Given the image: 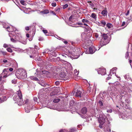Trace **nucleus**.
Here are the masks:
<instances>
[{
	"mask_svg": "<svg viewBox=\"0 0 132 132\" xmlns=\"http://www.w3.org/2000/svg\"><path fill=\"white\" fill-rule=\"evenodd\" d=\"M9 46H10L12 48H14L13 45H11L10 44L7 45L5 44H4L3 47L5 48H6Z\"/></svg>",
	"mask_w": 132,
	"mask_h": 132,
	"instance_id": "nucleus-26",
	"label": "nucleus"
},
{
	"mask_svg": "<svg viewBox=\"0 0 132 132\" xmlns=\"http://www.w3.org/2000/svg\"><path fill=\"white\" fill-rule=\"evenodd\" d=\"M89 3V5L93 9V10L94 11H95V10H97V9H98V5L97 6H95L94 4L91 2L90 1L89 2H88Z\"/></svg>",
	"mask_w": 132,
	"mask_h": 132,
	"instance_id": "nucleus-13",
	"label": "nucleus"
},
{
	"mask_svg": "<svg viewBox=\"0 0 132 132\" xmlns=\"http://www.w3.org/2000/svg\"><path fill=\"white\" fill-rule=\"evenodd\" d=\"M17 82L16 80L15 79H14L12 81V84H15Z\"/></svg>",
	"mask_w": 132,
	"mask_h": 132,
	"instance_id": "nucleus-40",
	"label": "nucleus"
},
{
	"mask_svg": "<svg viewBox=\"0 0 132 132\" xmlns=\"http://www.w3.org/2000/svg\"><path fill=\"white\" fill-rule=\"evenodd\" d=\"M9 68L4 69L2 73H3V78H6L10 75V73L9 74Z\"/></svg>",
	"mask_w": 132,
	"mask_h": 132,
	"instance_id": "nucleus-10",
	"label": "nucleus"
},
{
	"mask_svg": "<svg viewBox=\"0 0 132 132\" xmlns=\"http://www.w3.org/2000/svg\"><path fill=\"white\" fill-rule=\"evenodd\" d=\"M60 132H67V131L65 130H61Z\"/></svg>",
	"mask_w": 132,
	"mask_h": 132,
	"instance_id": "nucleus-55",
	"label": "nucleus"
},
{
	"mask_svg": "<svg viewBox=\"0 0 132 132\" xmlns=\"http://www.w3.org/2000/svg\"><path fill=\"white\" fill-rule=\"evenodd\" d=\"M10 40L13 43H16L17 42H18V41L20 40V39H18V38L17 37L16 38L15 37V39L12 38H11Z\"/></svg>",
	"mask_w": 132,
	"mask_h": 132,
	"instance_id": "nucleus-18",
	"label": "nucleus"
},
{
	"mask_svg": "<svg viewBox=\"0 0 132 132\" xmlns=\"http://www.w3.org/2000/svg\"><path fill=\"white\" fill-rule=\"evenodd\" d=\"M109 40L108 39V36L107 34H103L102 36V39L100 45L102 47L108 43Z\"/></svg>",
	"mask_w": 132,
	"mask_h": 132,
	"instance_id": "nucleus-3",
	"label": "nucleus"
},
{
	"mask_svg": "<svg viewBox=\"0 0 132 132\" xmlns=\"http://www.w3.org/2000/svg\"><path fill=\"white\" fill-rule=\"evenodd\" d=\"M76 129L75 128H72L70 129V132H74L76 130Z\"/></svg>",
	"mask_w": 132,
	"mask_h": 132,
	"instance_id": "nucleus-37",
	"label": "nucleus"
},
{
	"mask_svg": "<svg viewBox=\"0 0 132 132\" xmlns=\"http://www.w3.org/2000/svg\"><path fill=\"white\" fill-rule=\"evenodd\" d=\"M13 69L12 68H10L9 69V71H10L11 72L13 71Z\"/></svg>",
	"mask_w": 132,
	"mask_h": 132,
	"instance_id": "nucleus-60",
	"label": "nucleus"
},
{
	"mask_svg": "<svg viewBox=\"0 0 132 132\" xmlns=\"http://www.w3.org/2000/svg\"><path fill=\"white\" fill-rule=\"evenodd\" d=\"M74 17V16L73 15L71 16L69 18V20L70 21H72V19H74L73 18Z\"/></svg>",
	"mask_w": 132,
	"mask_h": 132,
	"instance_id": "nucleus-36",
	"label": "nucleus"
},
{
	"mask_svg": "<svg viewBox=\"0 0 132 132\" xmlns=\"http://www.w3.org/2000/svg\"><path fill=\"white\" fill-rule=\"evenodd\" d=\"M74 72L75 73V75L76 76H77L78 75L79 72H78V71L77 72V70H74Z\"/></svg>",
	"mask_w": 132,
	"mask_h": 132,
	"instance_id": "nucleus-47",
	"label": "nucleus"
},
{
	"mask_svg": "<svg viewBox=\"0 0 132 132\" xmlns=\"http://www.w3.org/2000/svg\"><path fill=\"white\" fill-rule=\"evenodd\" d=\"M81 112L84 114L86 113L87 112V109L86 108L84 107L81 110Z\"/></svg>",
	"mask_w": 132,
	"mask_h": 132,
	"instance_id": "nucleus-22",
	"label": "nucleus"
},
{
	"mask_svg": "<svg viewBox=\"0 0 132 132\" xmlns=\"http://www.w3.org/2000/svg\"><path fill=\"white\" fill-rule=\"evenodd\" d=\"M112 110L111 109L108 110H107V112L108 113H111L112 112Z\"/></svg>",
	"mask_w": 132,
	"mask_h": 132,
	"instance_id": "nucleus-48",
	"label": "nucleus"
},
{
	"mask_svg": "<svg viewBox=\"0 0 132 132\" xmlns=\"http://www.w3.org/2000/svg\"><path fill=\"white\" fill-rule=\"evenodd\" d=\"M125 24V21H123L122 22V23L121 24L122 26H124Z\"/></svg>",
	"mask_w": 132,
	"mask_h": 132,
	"instance_id": "nucleus-59",
	"label": "nucleus"
},
{
	"mask_svg": "<svg viewBox=\"0 0 132 132\" xmlns=\"http://www.w3.org/2000/svg\"><path fill=\"white\" fill-rule=\"evenodd\" d=\"M97 72L98 74L103 75L105 74L106 70V69L104 68H100L98 69Z\"/></svg>",
	"mask_w": 132,
	"mask_h": 132,
	"instance_id": "nucleus-12",
	"label": "nucleus"
},
{
	"mask_svg": "<svg viewBox=\"0 0 132 132\" xmlns=\"http://www.w3.org/2000/svg\"><path fill=\"white\" fill-rule=\"evenodd\" d=\"M106 25L107 27L109 28H110L113 27V25L111 23H107Z\"/></svg>",
	"mask_w": 132,
	"mask_h": 132,
	"instance_id": "nucleus-31",
	"label": "nucleus"
},
{
	"mask_svg": "<svg viewBox=\"0 0 132 132\" xmlns=\"http://www.w3.org/2000/svg\"><path fill=\"white\" fill-rule=\"evenodd\" d=\"M100 25H101L102 26H104L105 25L106 23L104 21L102 20L100 22Z\"/></svg>",
	"mask_w": 132,
	"mask_h": 132,
	"instance_id": "nucleus-27",
	"label": "nucleus"
},
{
	"mask_svg": "<svg viewBox=\"0 0 132 132\" xmlns=\"http://www.w3.org/2000/svg\"><path fill=\"white\" fill-rule=\"evenodd\" d=\"M61 56L63 57V58L65 59L67 57H69V55L67 54H62L61 55Z\"/></svg>",
	"mask_w": 132,
	"mask_h": 132,
	"instance_id": "nucleus-28",
	"label": "nucleus"
},
{
	"mask_svg": "<svg viewBox=\"0 0 132 132\" xmlns=\"http://www.w3.org/2000/svg\"><path fill=\"white\" fill-rule=\"evenodd\" d=\"M15 51H17L19 52H22L23 51V50L20 48H15Z\"/></svg>",
	"mask_w": 132,
	"mask_h": 132,
	"instance_id": "nucleus-32",
	"label": "nucleus"
},
{
	"mask_svg": "<svg viewBox=\"0 0 132 132\" xmlns=\"http://www.w3.org/2000/svg\"><path fill=\"white\" fill-rule=\"evenodd\" d=\"M126 96L125 95H123L121 96V98L120 99V101L121 103L120 104V105L121 106H123L126 102L128 103L129 101V100H127L126 98Z\"/></svg>",
	"mask_w": 132,
	"mask_h": 132,
	"instance_id": "nucleus-6",
	"label": "nucleus"
},
{
	"mask_svg": "<svg viewBox=\"0 0 132 132\" xmlns=\"http://www.w3.org/2000/svg\"><path fill=\"white\" fill-rule=\"evenodd\" d=\"M3 73H1L0 75V81L1 80L2 78H3Z\"/></svg>",
	"mask_w": 132,
	"mask_h": 132,
	"instance_id": "nucleus-49",
	"label": "nucleus"
},
{
	"mask_svg": "<svg viewBox=\"0 0 132 132\" xmlns=\"http://www.w3.org/2000/svg\"><path fill=\"white\" fill-rule=\"evenodd\" d=\"M52 6L53 7H55L56 5V3L55 2H53L52 3Z\"/></svg>",
	"mask_w": 132,
	"mask_h": 132,
	"instance_id": "nucleus-46",
	"label": "nucleus"
},
{
	"mask_svg": "<svg viewBox=\"0 0 132 132\" xmlns=\"http://www.w3.org/2000/svg\"><path fill=\"white\" fill-rule=\"evenodd\" d=\"M101 14L104 16H106L107 14V11L106 10H103L101 12Z\"/></svg>",
	"mask_w": 132,
	"mask_h": 132,
	"instance_id": "nucleus-24",
	"label": "nucleus"
},
{
	"mask_svg": "<svg viewBox=\"0 0 132 132\" xmlns=\"http://www.w3.org/2000/svg\"><path fill=\"white\" fill-rule=\"evenodd\" d=\"M106 117L105 115H101L98 118V121L100 123L103 124L105 122V119Z\"/></svg>",
	"mask_w": 132,
	"mask_h": 132,
	"instance_id": "nucleus-9",
	"label": "nucleus"
},
{
	"mask_svg": "<svg viewBox=\"0 0 132 132\" xmlns=\"http://www.w3.org/2000/svg\"><path fill=\"white\" fill-rule=\"evenodd\" d=\"M8 97L5 96H3L2 97L0 98V102H2L5 101H6Z\"/></svg>",
	"mask_w": 132,
	"mask_h": 132,
	"instance_id": "nucleus-17",
	"label": "nucleus"
},
{
	"mask_svg": "<svg viewBox=\"0 0 132 132\" xmlns=\"http://www.w3.org/2000/svg\"><path fill=\"white\" fill-rule=\"evenodd\" d=\"M15 75L19 79H24L27 77L26 72L24 70H18L16 71Z\"/></svg>",
	"mask_w": 132,
	"mask_h": 132,
	"instance_id": "nucleus-2",
	"label": "nucleus"
},
{
	"mask_svg": "<svg viewBox=\"0 0 132 132\" xmlns=\"http://www.w3.org/2000/svg\"><path fill=\"white\" fill-rule=\"evenodd\" d=\"M129 11L128 10L127 11V13H126V14H125L126 15V16H127L129 14Z\"/></svg>",
	"mask_w": 132,
	"mask_h": 132,
	"instance_id": "nucleus-58",
	"label": "nucleus"
},
{
	"mask_svg": "<svg viewBox=\"0 0 132 132\" xmlns=\"http://www.w3.org/2000/svg\"><path fill=\"white\" fill-rule=\"evenodd\" d=\"M20 3L23 5H25L26 4L25 2V1L24 0H21L20 1Z\"/></svg>",
	"mask_w": 132,
	"mask_h": 132,
	"instance_id": "nucleus-34",
	"label": "nucleus"
},
{
	"mask_svg": "<svg viewBox=\"0 0 132 132\" xmlns=\"http://www.w3.org/2000/svg\"><path fill=\"white\" fill-rule=\"evenodd\" d=\"M98 103L100 104L101 106L103 105V103L101 101H98Z\"/></svg>",
	"mask_w": 132,
	"mask_h": 132,
	"instance_id": "nucleus-50",
	"label": "nucleus"
},
{
	"mask_svg": "<svg viewBox=\"0 0 132 132\" xmlns=\"http://www.w3.org/2000/svg\"><path fill=\"white\" fill-rule=\"evenodd\" d=\"M106 116L107 117H108V118L107 117V119H109V120H112L111 118L110 117L109 114H107L106 115ZM108 120H109L108 119Z\"/></svg>",
	"mask_w": 132,
	"mask_h": 132,
	"instance_id": "nucleus-43",
	"label": "nucleus"
},
{
	"mask_svg": "<svg viewBox=\"0 0 132 132\" xmlns=\"http://www.w3.org/2000/svg\"><path fill=\"white\" fill-rule=\"evenodd\" d=\"M117 69V68L116 67H114L112 69L110 70V75H111V73L112 74H115V71Z\"/></svg>",
	"mask_w": 132,
	"mask_h": 132,
	"instance_id": "nucleus-20",
	"label": "nucleus"
},
{
	"mask_svg": "<svg viewBox=\"0 0 132 132\" xmlns=\"http://www.w3.org/2000/svg\"><path fill=\"white\" fill-rule=\"evenodd\" d=\"M125 92H125L121 91L120 92V93L121 94V96H122L123 95H125L126 96V95L125 94Z\"/></svg>",
	"mask_w": 132,
	"mask_h": 132,
	"instance_id": "nucleus-38",
	"label": "nucleus"
},
{
	"mask_svg": "<svg viewBox=\"0 0 132 132\" xmlns=\"http://www.w3.org/2000/svg\"><path fill=\"white\" fill-rule=\"evenodd\" d=\"M129 55V54H128V52H127L126 53V56H125V57L126 58H127L128 56Z\"/></svg>",
	"mask_w": 132,
	"mask_h": 132,
	"instance_id": "nucleus-54",
	"label": "nucleus"
},
{
	"mask_svg": "<svg viewBox=\"0 0 132 132\" xmlns=\"http://www.w3.org/2000/svg\"><path fill=\"white\" fill-rule=\"evenodd\" d=\"M26 36L27 38H29V34H26Z\"/></svg>",
	"mask_w": 132,
	"mask_h": 132,
	"instance_id": "nucleus-64",
	"label": "nucleus"
},
{
	"mask_svg": "<svg viewBox=\"0 0 132 132\" xmlns=\"http://www.w3.org/2000/svg\"><path fill=\"white\" fill-rule=\"evenodd\" d=\"M0 52L2 54L4 55H6V52L5 51H1Z\"/></svg>",
	"mask_w": 132,
	"mask_h": 132,
	"instance_id": "nucleus-42",
	"label": "nucleus"
},
{
	"mask_svg": "<svg viewBox=\"0 0 132 132\" xmlns=\"http://www.w3.org/2000/svg\"><path fill=\"white\" fill-rule=\"evenodd\" d=\"M74 104V102L73 101H72L70 102V108L71 109V111L75 112L76 111V109L75 108L74 106H73V104Z\"/></svg>",
	"mask_w": 132,
	"mask_h": 132,
	"instance_id": "nucleus-14",
	"label": "nucleus"
},
{
	"mask_svg": "<svg viewBox=\"0 0 132 132\" xmlns=\"http://www.w3.org/2000/svg\"><path fill=\"white\" fill-rule=\"evenodd\" d=\"M95 36L96 38H97L98 37V35L97 34H95Z\"/></svg>",
	"mask_w": 132,
	"mask_h": 132,
	"instance_id": "nucleus-63",
	"label": "nucleus"
},
{
	"mask_svg": "<svg viewBox=\"0 0 132 132\" xmlns=\"http://www.w3.org/2000/svg\"><path fill=\"white\" fill-rule=\"evenodd\" d=\"M43 40V38L42 37H40L39 38L38 40L39 41H42Z\"/></svg>",
	"mask_w": 132,
	"mask_h": 132,
	"instance_id": "nucleus-56",
	"label": "nucleus"
},
{
	"mask_svg": "<svg viewBox=\"0 0 132 132\" xmlns=\"http://www.w3.org/2000/svg\"><path fill=\"white\" fill-rule=\"evenodd\" d=\"M60 100L59 99H54L53 102L54 103H57Z\"/></svg>",
	"mask_w": 132,
	"mask_h": 132,
	"instance_id": "nucleus-39",
	"label": "nucleus"
},
{
	"mask_svg": "<svg viewBox=\"0 0 132 132\" xmlns=\"http://www.w3.org/2000/svg\"><path fill=\"white\" fill-rule=\"evenodd\" d=\"M95 50H97V49H95V48L94 47H90L89 48V49L86 50L85 53L87 54H93L95 52Z\"/></svg>",
	"mask_w": 132,
	"mask_h": 132,
	"instance_id": "nucleus-11",
	"label": "nucleus"
},
{
	"mask_svg": "<svg viewBox=\"0 0 132 132\" xmlns=\"http://www.w3.org/2000/svg\"><path fill=\"white\" fill-rule=\"evenodd\" d=\"M25 111L27 113H29L30 112V109L28 108V107H25Z\"/></svg>",
	"mask_w": 132,
	"mask_h": 132,
	"instance_id": "nucleus-33",
	"label": "nucleus"
},
{
	"mask_svg": "<svg viewBox=\"0 0 132 132\" xmlns=\"http://www.w3.org/2000/svg\"><path fill=\"white\" fill-rule=\"evenodd\" d=\"M90 17L93 18L95 20H96L97 18V15L95 13H92Z\"/></svg>",
	"mask_w": 132,
	"mask_h": 132,
	"instance_id": "nucleus-23",
	"label": "nucleus"
},
{
	"mask_svg": "<svg viewBox=\"0 0 132 132\" xmlns=\"http://www.w3.org/2000/svg\"><path fill=\"white\" fill-rule=\"evenodd\" d=\"M130 118V119H132V115H131L130 113H128V118Z\"/></svg>",
	"mask_w": 132,
	"mask_h": 132,
	"instance_id": "nucleus-44",
	"label": "nucleus"
},
{
	"mask_svg": "<svg viewBox=\"0 0 132 132\" xmlns=\"http://www.w3.org/2000/svg\"><path fill=\"white\" fill-rule=\"evenodd\" d=\"M30 79L33 80L37 81L38 80V79L34 76H32L30 77Z\"/></svg>",
	"mask_w": 132,
	"mask_h": 132,
	"instance_id": "nucleus-25",
	"label": "nucleus"
},
{
	"mask_svg": "<svg viewBox=\"0 0 132 132\" xmlns=\"http://www.w3.org/2000/svg\"><path fill=\"white\" fill-rule=\"evenodd\" d=\"M55 84L56 85H58L60 84V82L59 81H57L55 82Z\"/></svg>",
	"mask_w": 132,
	"mask_h": 132,
	"instance_id": "nucleus-51",
	"label": "nucleus"
},
{
	"mask_svg": "<svg viewBox=\"0 0 132 132\" xmlns=\"http://www.w3.org/2000/svg\"><path fill=\"white\" fill-rule=\"evenodd\" d=\"M41 12L43 14H44L48 13H49V11L48 10H46L41 11Z\"/></svg>",
	"mask_w": 132,
	"mask_h": 132,
	"instance_id": "nucleus-30",
	"label": "nucleus"
},
{
	"mask_svg": "<svg viewBox=\"0 0 132 132\" xmlns=\"http://www.w3.org/2000/svg\"><path fill=\"white\" fill-rule=\"evenodd\" d=\"M1 92H2V94H6V92H7V90H6V91H1Z\"/></svg>",
	"mask_w": 132,
	"mask_h": 132,
	"instance_id": "nucleus-61",
	"label": "nucleus"
},
{
	"mask_svg": "<svg viewBox=\"0 0 132 132\" xmlns=\"http://www.w3.org/2000/svg\"><path fill=\"white\" fill-rule=\"evenodd\" d=\"M68 4H65V5H64L63 6V9H65L68 7Z\"/></svg>",
	"mask_w": 132,
	"mask_h": 132,
	"instance_id": "nucleus-41",
	"label": "nucleus"
},
{
	"mask_svg": "<svg viewBox=\"0 0 132 132\" xmlns=\"http://www.w3.org/2000/svg\"><path fill=\"white\" fill-rule=\"evenodd\" d=\"M26 30L27 31H28L29 30V27H26L25 28Z\"/></svg>",
	"mask_w": 132,
	"mask_h": 132,
	"instance_id": "nucleus-53",
	"label": "nucleus"
},
{
	"mask_svg": "<svg viewBox=\"0 0 132 132\" xmlns=\"http://www.w3.org/2000/svg\"><path fill=\"white\" fill-rule=\"evenodd\" d=\"M7 51L11 53L12 52V50L10 48H8L6 49Z\"/></svg>",
	"mask_w": 132,
	"mask_h": 132,
	"instance_id": "nucleus-35",
	"label": "nucleus"
},
{
	"mask_svg": "<svg viewBox=\"0 0 132 132\" xmlns=\"http://www.w3.org/2000/svg\"><path fill=\"white\" fill-rule=\"evenodd\" d=\"M119 117L123 119H126L128 118V113L127 112H125L120 113L119 115Z\"/></svg>",
	"mask_w": 132,
	"mask_h": 132,
	"instance_id": "nucleus-7",
	"label": "nucleus"
},
{
	"mask_svg": "<svg viewBox=\"0 0 132 132\" xmlns=\"http://www.w3.org/2000/svg\"><path fill=\"white\" fill-rule=\"evenodd\" d=\"M0 90L1 91H3L6 92V89H4V87L1 84H0Z\"/></svg>",
	"mask_w": 132,
	"mask_h": 132,
	"instance_id": "nucleus-29",
	"label": "nucleus"
},
{
	"mask_svg": "<svg viewBox=\"0 0 132 132\" xmlns=\"http://www.w3.org/2000/svg\"><path fill=\"white\" fill-rule=\"evenodd\" d=\"M43 31L45 34H46L47 32V30H43Z\"/></svg>",
	"mask_w": 132,
	"mask_h": 132,
	"instance_id": "nucleus-57",
	"label": "nucleus"
},
{
	"mask_svg": "<svg viewBox=\"0 0 132 132\" xmlns=\"http://www.w3.org/2000/svg\"><path fill=\"white\" fill-rule=\"evenodd\" d=\"M75 53H71V54L73 56V58L74 59H76L78 58L79 57V55L78 54L77 55H76V54H75Z\"/></svg>",
	"mask_w": 132,
	"mask_h": 132,
	"instance_id": "nucleus-21",
	"label": "nucleus"
},
{
	"mask_svg": "<svg viewBox=\"0 0 132 132\" xmlns=\"http://www.w3.org/2000/svg\"><path fill=\"white\" fill-rule=\"evenodd\" d=\"M58 79L61 80H67V78L65 73L61 72L59 75Z\"/></svg>",
	"mask_w": 132,
	"mask_h": 132,
	"instance_id": "nucleus-8",
	"label": "nucleus"
},
{
	"mask_svg": "<svg viewBox=\"0 0 132 132\" xmlns=\"http://www.w3.org/2000/svg\"><path fill=\"white\" fill-rule=\"evenodd\" d=\"M34 100L35 101V103L36 102L37 103H38V102H37V98L36 97H34Z\"/></svg>",
	"mask_w": 132,
	"mask_h": 132,
	"instance_id": "nucleus-45",
	"label": "nucleus"
},
{
	"mask_svg": "<svg viewBox=\"0 0 132 132\" xmlns=\"http://www.w3.org/2000/svg\"><path fill=\"white\" fill-rule=\"evenodd\" d=\"M28 102V99L26 100V101H25V102L23 101V103H24L23 104H27Z\"/></svg>",
	"mask_w": 132,
	"mask_h": 132,
	"instance_id": "nucleus-52",
	"label": "nucleus"
},
{
	"mask_svg": "<svg viewBox=\"0 0 132 132\" xmlns=\"http://www.w3.org/2000/svg\"><path fill=\"white\" fill-rule=\"evenodd\" d=\"M82 21L84 23V25L86 26L87 28L89 27L88 26L87 24L89 22V21L88 20L83 19L82 20Z\"/></svg>",
	"mask_w": 132,
	"mask_h": 132,
	"instance_id": "nucleus-16",
	"label": "nucleus"
},
{
	"mask_svg": "<svg viewBox=\"0 0 132 132\" xmlns=\"http://www.w3.org/2000/svg\"><path fill=\"white\" fill-rule=\"evenodd\" d=\"M33 52H32V55L30 56V57L31 58H34L36 57V56L38 55V52L37 51H35L34 49H31Z\"/></svg>",
	"mask_w": 132,
	"mask_h": 132,
	"instance_id": "nucleus-15",
	"label": "nucleus"
},
{
	"mask_svg": "<svg viewBox=\"0 0 132 132\" xmlns=\"http://www.w3.org/2000/svg\"><path fill=\"white\" fill-rule=\"evenodd\" d=\"M18 31H16L14 33V35L15 38H16L17 37L18 38V39H20V40L18 41V42L22 43V44H26V42L23 38L22 37L21 34L18 33Z\"/></svg>",
	"mask_w": 132,
	"mask_h": 132,
	"instance_id": "nucleus-5",
	"label": "nucleus"
},
{
	"mask_svg": "<svg viewBox=\"0 0 132 132\" xmlns=\"http://www.w3.org/2000/svg\"><path fill=\"white\" fill-rule=\"evenodd\" d=\"M81 92L80 91L78 90H77L76 93V96L79 97H81Z\"/></svg>",
	"mask_w": 132,
	"mask_h": 132,
	"instance_id": "nucleus-19",
	"label": "nucleus"
},
{
	"mask_svg": "<svg viewBox=\"0 0 132 132\" xmlns=\"http://www.w3.org/2000/svg\"><path fill=\"white\" fill-rule=\"evenodd\" d=\"M13 99L16 102L19 106H21L24 104L22 94L20 90H19L17 92V93H16L15 95L13 97Z\"/></svg>",
	"mask_w": 132,
	"mask_h": 132,
	"instance_id": "nucleus-1",
	"label": "nucleus"
},
{
	"mask_svg": "<svg viewBox=\"0 0 132 132\" xmlns=\"http://www.w3.org/2000/svg\"><path fill=\"white\" fill-rule=\"evenodd\" d=\"M35 48L39 50V47H38L37 46H35Z\"/></svg>",
	"mask_w": 132,
	"mask_h": 132,
	"instance_id": "nucleus-62",
	"label": "nucleus"
},
{
	"mask_svg": "<svg viewBox=\"0 0 132 132\" xmlns=\"http://www.w3.org/2000/svg\"><path fill=\"white\" fill-rule=\"evenodd\" d=\"M4 27L5 28V27ZM5 28L7 29V30L8 31L11 32L9 34V36L11 37H12V35H14V33L16 31H18L17 30H16L15 28L11 26L10 27L8 26L6 27H5Z\"/></svg>",
	"mask_w": 132,
	"mask_h": 132,
	"instance_id": "nucleus-4",
	"label": "nucleus"
}]
</instances>
